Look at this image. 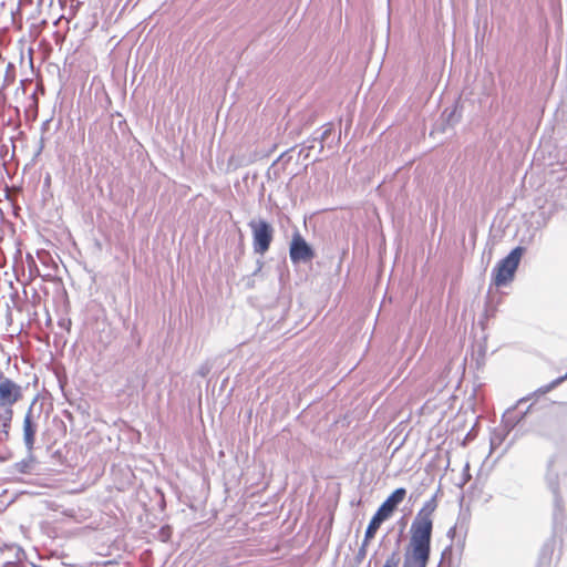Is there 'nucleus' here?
<instances>
[{
	"instance_id": "nucleus-1",
	"label": "nucleus",
	"mask_w": 567,
	"mask_h": 567,
	"mask_svg": "<svg viewBox=\"0 0 567 567\" xmlns=\"http://www.w3.org/2000/svg\"><path fill=\"white\" fill-rule=\"evenodd\" d=\"M436 507V497L433 496L415 515L410 527L411 536L402 567H426L431 553L433 514Z\"/></svg>"
},
{
	"instance_id": "nucleus-2",
	"label": "nucleus",
	"mask_w": 567,
	"mask_h": 567,
	"mask_svg": "<svg viewBox=\"0 0 567 567\" xmlns=\"http://www.w3.org/2000/svg\"><path fill=\"white\" fill-rule=\"evenodd\" d=\"M524 250L520 246L515 247L505 258L496 264L492 271V280L496 287L506 286L514 279Z\"/></svg>"
},
{
	"instance_id": "nucleus-3",
	"label": "nucleus",
	"mask_w": 567,
	"mask_h": 567,
	"mask_svg": "<svg viewBox=\"0 0 567 567\" xmlns=\"http://www.w3.org/2000/svg\"><path fill=\"white\" fill-rule=\"evenodd\" d=\"M406 495V491L403 487L396 488L378 508L375 514L372 516L367 529H365V538L372 539L380 528L381 524L388 519L396 506L402 503Z\"/></svg>"
},
{
	"instance_id": "nucleus-4",
	"label": "nucleus",
	"mask_w": 567,
	"mask_h": 567,
	"mask_svg": "<svg viewBox=\"0 0 567 567\" xmlns=\"http://www.w3.org/2000/svg\"><path fill=\"white\" fill-rule=\"evenodd\" d=\"M249 227L252 233L254 251L264 255L270 247L274 229L266 220H251Z\"/></svg>"
},
{
	"instance_id": "nucleus-5",
	"label": "nucleus",
	"mask_w": 567,
	"mask_h": 567,
	"mask_svg": "<svg viewBox=\"0 0 567 567\" xmlns=\"http://www.w3.org/2000/svg\"><path fill=\"white\" fill-rule=\"evenodd\" d=\"M22 396V386L0 372V408L2 411L12 410V406Z\"/></svg>"
},
{
	"instance_id": "nucleus-6",
	"label": "nucleus",
	"mask_w": 567,
	"mask_h": 567,
	"mask_svg": "<svg viewBox=\"0 0 567 567\" xmlns=\"http://www.w3.org/2000/svg\"><path fill=\"white\" fill-rule=\"evenodd\" d=\"M315 256V252L310 245L305 240V238L300 235V233L296 231L292 235V239L289 247V257L293 264H298L300 261L311 260Z\"/></svg>"
},
{
	"instance_id": "nucleus-7",
	"label": "nucleus",
	"mask_w": 567,
	"mask_h": 567,
	"mask_svg": "<svg viewBox=\"0 0 567 567\" xmlns=\"http://www.w3.org/2000/svg\"><path fill=\"white\" fill-rule=\"evenodd\" d=\"M40 414L34 415L33 404L29 408L23 420V443L28 452H32L35 443V434L38 431V420Z\"/></svg>"
},
{
	"instance_id": "nucleus-8",
	"label": "nucleus",
	"mask_w": 567,
	"mask_h": 567,
	"mask_svg": "<svg viewBox=\"0 0 567 567\" xmlns=\"http://www.w3.org/2000/svg\"><path fill=\"white\" fill-rule=\"evenodd\" d=\"M547 482H548V485L555 496L554 529H555V532H558L565 527L566 519L563 514L560 499L558 498V495H557V486H556V483L554 482V478L551 477L550 473L547 475Z\"/></svg>"
},
{
	"instance_id": "nucleus-9",
	"label": "nucleus",
	"mask_w": 567,
	"mask_h": 567,
	"mask_svg": "<svg viewBox=\"0 0 567 567\" xmlns=\"http://www.w3.org/2000/svg\"><path fill=\"white\" fill-rule=\"evenodd\" d=\"M556 545V539H550L544 545L539 554L537 567H551Z\"/></svg>"
},
{
	"instance_id": "nucleus-10",
	"label": "nucleus",
	"mask_w": 567,
	"mask_h": 567,
	"mask_svg": "<svg viewBox=\"0 0 567 567\" xmlns=\"http://www.w3.org/2000/svg\"><path fill=\"white\" fill-rule=\"evenodd\" d=\"M13 417V410L0 412V441H6L9 437V430Z\"/></svg>"
},
{
	"instance_id": "nucleus-11",
	"label": "nucleus",
	"mask_w": 567,
	"mask_h": 567,
	"mask_svg": "<svg viewBox=\"0 0 567 567\" xmlns=\"http://www.w3.org/2000/svg\"><path fill=\"white\" fill-rule=\"evenodd\" d=\"M34 463H35L34 456L32 455V452H29L28 457L16 463L14 467H16V471L21 474H29L33 471Z\"/></svg>"
},
{
	"instance_id": "nucleus-12",
	"label": "nucleus",
	"mask_w": 567,
	"mask_h": 567,
	"mask_svg": "<svg viewBox=\"0 0 567 567\" xmlns=\"http://www.w3.org/2000/svg\"><path fill=\"white\" fill-rule=\"evenodd\" d=\"M514 413H515V409L514 408L513 409H508L505 412L503 419H504V422L506 423L507 426L513 427L520 420V417L519 419H513V414Z\"/></svg>"
},
{
	"instance_id": "nucleus-13",
	"label": "nucleus",
	"mask_w": 567,
	"mask_h": 567,
	"mask_svg": "<svg viewBox=\"0 0 567 567\" xmlns=\"http://www.w3.org/2000/svg\"><path fill=\"white\" fill-rule=\"evenodd\" d=\"M400 563V558L396 553H393L385 561L383 567H398Z\"/></svg>"
},
{
	"instance_id": "nucleus-14",
	"label": "nucleus",
	"mask_w": 567,
	"mask_h": 567,
	"mask_svg": "<svg viewBox=\"0 0 567 567\" xmlns=\"http://www.w3.org/2000/svg\"><path fill=\"white\" fill-rule=\"evenodd\" d=\"M369 542H370V539H367L364 537V540H363V543H362V545H361V547L359 549V553H358L359 557H364L365 556V554H367V546H368Z\"/></svg>"
},
{
	"instance_id": "nucleus-15",
	"label": "nucleus",
	"mask_w": 567,
	"mask_h": 567,
	"mask_svg": "<svg viewBox=\"0 0 567 567\" xmlns=\"http://www.w3.org/2000/svg\"><path fill=\"white\" fill-rule=\"evenodd\" d=\"M565 379H567V374H566L565 377H563V378H559V379L555 380V381L553 382L551 386L557 385L558 383H560V382H561V381H564Z\"/></svg>"
},
{
	"instance_id": "nucleus-16",
	"label": "nucleus",
	"mask_w": 567,
	"mask_h": 567,
	"mask_svg": "<svg viewBox=\"0 0 567 567\" xmlns=\"http://www.w3.org/2000/svg\"><path fill=\"white\" fill-rule=\"evenodd\" d=\"M525 401H527V399H526V398H523V399H520V400L518 401V403H517V404H522V403H524Z\"/></svg>"
}]
</instances>
